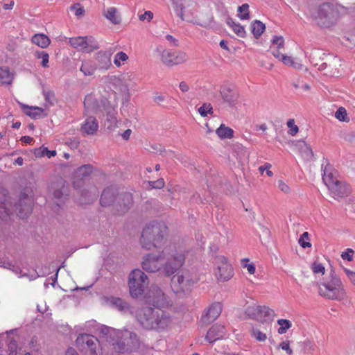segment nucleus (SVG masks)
Here are the masks:
<instances>
[{"instance_id": "obj_16", "label": "nucleus", "mask_w": 355, "mask_h": 355, "mask_svg": "<svg viewBox=\"0 0 355 355\" xmlns=\"http://www.w3.org/2000/svg\"><path fill=\"white\" fill-rule=\"evenodd\" d=\"M219 92L222 98L225 102L232 106H234L236 104L239 98V94L233 85L230 83H224L220 86Z\"/></svg>"}, {"instance_id": "obj_48", "label": "nucleus", "mask_w": 355, "mask_h": 355, "mask_svg": "<svg viewBox=\"0 0 355 355\" xmlns=\"http://www.w3.org/2000/svg\"><path fill=\"white\" fill-rule=\"evenodd\" d=\"M35 56L37 58L42 59V66L44 67H48V63H49V54L46 53L45 51H36L35 52Z\"/></svg>"}, {"instance_id": "obj_50", "label": "nucleus", "mask_w": 355, "mask_h": 355, "mask_svg": "<svg viewBox=\"0 0 355 355\" xmlns=\"http://www.w3.org/2000/svg\"><path fill=\"white\" fill-rule=\"evenodd\" d=\"M309 241V233L305 232L300 237V239L298 240V243L303 248H306L311 247V245Z\"/></svg>"}, {"instance_id": "obj_10", "label": "nucleus", "mask_w": 355, "mask_h": 355, "mask_svg": "<svg viewBox=\"0 0 355 355\" xmlns=\"http://www.w3.org/2000/svg\"><path fill=\"white\" fill-rule=\"evenodd\" d=\"M78 347L87 352L89 355H103V349L100 341L90 334H81L76 340Z\"/></svg>"}, {"instance_id": "obj_56", "label": "nucleus", "mask_w": 355, "mask_h": 355, "mask_svg": "<svg viewBox=\"0 0 355 355\" xmlns=\"http://www.w3.org/2000/svg\"><path fill=\"white\" fill-rule=\"evenodd\" d=\"M71 11L75 10V15L77 17L83 16L85 14V9L80 4H74L70 7Z\"/></svg>"}, {"instance_id": "obj_26", "label": "nucleus", "mask_w": 355, "mask_h": 355, "mask_svg": "<svg viewBox=\"0 0 355 355\" xmlns=\"http://www.w3.org/2000/svg\"><path fill=\"white\" fill-rule=\"evenodd\" d=\"M262 330L260 327L252 326L250 329V336L257 342H265L268 338V332Z\"/></svg>"}, {"instance_id": "obj_53", "label": "nucleus", "mask_w": 355, "mask_h": 355, "mask_svg": "<svg viewBox=\"0 0 355 355\" xmlns=\"http://www.w3.org/2000/svg\"><path fill=\"white\" fill-rule=\"evenodd\" d=\"M248 259H245L241 260V265H242L243 268H246L248 272L250 275L254 274L255 270H256L254 264L253 263H248Z\"/></svg>"}, {"instance_id": "obj_33", "label": "nucleus", "mask_w": 355, "mask_h": 355, "mask_svg": "<svg viewBox=\"0 0 355 355\" xmlns=\"http://www.w3.org/2000/svg\"><path fill=\"white\" fill-rule=\"evenodd\" d=\"M279 328L277 332L279 334H284L292 327V323L287 319H279L277 321Z\"/></svg>"}, {"instance_id": "obj_44", "label": "nucleus", "mask_w": 355, "mask_h": 355, "mask_svg": "<svg viewBox=\"0 0 355 355\" xmlns=\"http://www.w3.org/2000/svg\"><path fill=\"white\" fill-rule=\"evenodd\" d=\"M220 47L222 53L227 58H232L236 51L235 46H220Z\"/></svg>"}, {"instance_id": "obj_25", "label": "nucleus", "mask_w": 355, "mask_h": 355, "mask_svg": "<svg viewBox=\"0 0 355 355\" xmlns=\"http://www.w3.org/2000/svg\"><path fill=\"white\" fill-rule=\"evenodd\" d=\"M96 60L99 63L100 69L107 70L108 69L111 63V53L110 52H99L97 54Z\"/></svg>"}, {"instance_id": "obj_57", "label": "nucleus", "mask_w": 355, "mask_h": 355, "mask_svg": "<svg viewBox=\"0 0 355 355\" xmlns=\"http://www.w3.org/2000/svg\"><path fill=\"white\" fill-rule=\"evenodd\" d=\"M343 271L350 282L355 286V271H352L347 268H343Z\"/></svg>"}, {"instance_id": "obj_47", "label": "nucleus", "mask_w": 355, "mask_h": 355, "mask_svg": "<svg viewBox=\"0 0 355 355\" xmlns=\"http://www.w3.org/2000/svg\"><path fill=\"white\" fill-rule=\"evenodd\" d=\"M128 58V56L126 53L123 52L117 53L114 57V63L116 66L120 67L122 63L126 61Z\"/></svg>"}, {"instance_id": "obj_46", "label": "nucleus", "mask_w": 355, "mask_h": 355, "mask_svg": "<svg viewBox=\"0 0 355 355\" xmlns=\"http://www.w3.org/2000/svg\"><path fill=\"white\" fill-rule=\"evenodd\" d=\"M286 125L289 128L288 134L291 136H295L299 131V128L295 123V120L293 119H290L288 120Z\"/></svg>"}, {"instance_id": "obj_58", "label": "nucleus", "mask_w": 355, "mask_h": 355, "mask_svg": "<svg viewBox=\"0 0 355 355\" xmlns=\"http://www.w3.org/2000/svg\"><path fill=\"white\" fill-rule=\"evenodd\" d=\"M139 19L141 21H150L153 17V13L151 11H146L143 14H139L138 15Z\"/></svg>"}, {"instance_id": "obj_9", "label": "nucleus", "mask_w": 355, "mask_h": 355, "mask_svg": "<svg viewBox=\"0 0 355 355\" xmlns=\"http://www.w3.org/2000/svg\"><path fill=\"white\" fill-rule=\"evenodd\" d=\"M147 279L146 275L139 269H135L130 273L128 286L132 297H137L142 295Z\"/></svg>"}, {"instance_id": "obj_35", "label": "nucleus", "mask_w": 355, "mask_h": 355, "mask_svg": "<svg viewBox=\"0 0 355 355\" xmlns=\"http://www.w3.org/2000/svg\"><path fill=\"white\" fill-rule=\"evenodd\" d=\"M31 41L33 44H50L51 43L49 37L44 33L34 35Z\"/></svg>"}, {"instance_id": "obj_24", "label": "nucleus", "mask_w": 355, "mask_h": 355, "mask_svg": "<svg viewBox=\"0 0 355 355\" xmlns=\"http://www.w3.org/2000/svg\"><path fill=\"white\" fill-rule=\"evenodd\" d=\"M115 189L113 188L105 189L101 197V204L102 206H109L112 205L115 200Z\"/></svg>"}, {"instance_id": "obj_11", "label": "nucleus", "mask_w": 355, "mask_h": 355, "mask_svg": "<svg viewBox=\"0 0 355 355\" xmlns=\"http://www.w3.org/2000/svg\"><path fill=\"white\" fill-rule=\"evenodd\" d=\"M268 51L284 65L300 69L302 67L301 61L297 57L289 54L285 46H270Z\"/></svg>"}, {"instance_id": "obj_34", "label": "nucleus", "mask_w": 355, "mask_h": 355, "mask_svg": "<svg viewBox=\"0 0 355 355\" xmlns=\"http://www.w3.org/2000/svg\"><path fill=\"white\" fill-rule=\"evenodd\" d=\"M265 28V24L259 20H256L252 25V32L256 38L261 35Z\"/></svg>"}, {"instance_id": "obj_2", "label": "nucleus", "mask_w": 355, "mask_h": 355, "mask_svg": "<svg viewBox=\"0 0 355 355\" xmlns=\"http://www.w3.org/2000/svg\"><path fill=\"white\" fill-rule=\"evenodd\" d=\"M167 234V227L162 222H153L144 229L140 244L146 250L154 248L163 249L166 245H170L165 236Z\"/></svg>"}, {"instance_id": "obj_39", "label": "nucleus", "mask_w": 355, "mask_h": 355, "mask_svg": "<svg viewBox=\"0 0 355 355\" xmlns=\"http://www.w3.org/2000/svg\"><path fill=\"white\" fill-rule=\"evenodd\" d=\"M96 69V67L89 62L83 63L80 67V71L84 73L85 76L93 75Z\"/></svg>"}, {"instance_id": "obj_15", "label": "nucleus", "mask_w": 355, "mask_h": 355, "mask_svg": "<svg viewBox=\"0 0 355 355\" xmlns=\"http://www.w3.org/2000/svg\"><path fill=\"white\" fill-rule=\"evenodd\" d=\"M96 333L101 339L109 343L114 341L116 338H121L124 336L122 331L103 324L97 326Z\"/></svg>"}, {"instance_id": "obj_1", "label": "nucleus", "mask_w": 355, "mask_h": 355, "mask_svg": "<svg viewBox=\"0 0 355 355\" xmlns=\"http://www.w3.org/2000/svg\"><path fill=\"white\" fill-rule=\"evenodd\" d=\"M184 251L175 244L166 245L159 254H148L143 258L142 268L149 272L161 270L165 275L171 276L184 263Z\"/></svg>"}, {"instance_id": "obj_17", "label": "nucleus", "mask_w": 355, "mask_h": 355, "mask_svg": "<svg viewBox=\"0 0 355 355\" xmlns=\"http://www.w3.org/2000/svg\"><path fill=\"white\" fill-rule=\"evenodd\" d=\"M222 312V305L219 302L213 303L202 316V321L208 324L216 320Z\"/></svg>"}, {"instance_id": "obj_64", "label": "nucleus", "mask_w": 355, "mask_h": 355, "mask_svg": "<svg viewBox=\"0 0 355 355\" xmlns=\"http://www.w3.org/2000/svg\"><path fill=\"white\" fill-rule=\"evenodd\" d=\"M285 40L282 35H275L272 40V44H283Z\"/></svg>"}, {"instance_id": "obj_18", "label": "nucleus", "mask_w": 355, "mask_h": 355, "mask_svg": "<svg viewBox=\"0 0 355 355\" xmlns=\"http://www.w3.org/2000/svg\"><path fill=\"white\" fill-rule=\"evenodd\" d=\"M116 107V104L111 105L110 103H107L105 107V111L106 112L105 125H107V128L110 130H113L117 127Z\"/></svg>"}, {"instance_id": "obj_42", "label": "nucleus", "mask_w": 355, "mask_h": 355, "mask_svg": "<svg viewBox=\"0 0 355 355\" xmlns=\"http://www.w3.org/2000/svg\"><path fill=\"white\" fill-rule=\"evenodd\" d=\"M239 17L241 19H248L249 18V6L244 3L238 8Z\"/></svg>"}, {"instance_id": "obj_63", "label": "nucleus", "mask_w": 355, "mask_h": 355, "mask_svg": "<svg viewBox=\"0 0 355 355\" xmlns=\"http://www.w3.org/2000/svg\"><path fill=\"white\" fill-rule=\"evenodd\" d=\"M91 171V167L89 165H85L80 168H79L78 171V173L80 175H85L88 174Z\"/></svg>"}, {"instance_id": "obj_30", "label": "nucleus", "mask_w": 355, "mask_h": 355, "mask_svg": "<svg viewBox=\"0 0 355 355\" xmlns=\"http://www.w3.org/2000/svg\"><path fill=\"white\" fill-rule=\"evenodd\" d=\"M13 79L12 73L8 67H0V85H9Z\"/></svg>"}, {"instance_id": "obj_62", "label": "nucleus", "mask_w": 355, "mask_h": 355, "mask_svg": "<svg viewBox=\"0 0 355 355\" xmlns=\"http://www.w3.org/2000/svg\"><path fill=\"white\" fill-rule=\"evenodd\" d=\"M179 88H180V91L182 92V93H183V94L188 93L190 91L189 85L184 81H182L180 83Z\"/></svg>"}, {"instance_id": "obj_5", "label": "nucleus", "mask_w": 355, "mask_h": 355, "mask_svg": "<svg viewBox=\"0 0 355 355\" xmlns=\"http://www.w3.org/2000/svg\"><path fill=\"white\" fill-rule=\"evenodd\" d=\"M198 279L188 270L174 275L171 279V288L180 297L189 294Z\"/></svg>"}, {"instance_id": "obj_49", "label": "nucleus", "mask_w": 355, "mask_h": 355, "mask_svg": "<svg viewBox=\"0 0 355 355\" xmlns=\"http://www.w3.org/2000/svg\"><path fill=\"white\" fill-rule=\"evenodd\" d=\"M303 349L306 352H312L315 351L316 345L313 340L310 339L305 340L303 343Z\"/></svg>"}, {"instance_id": "obj_45", "label": "nucleus", "mask_w": 355, "mask_h": 355, "mask_svg": "<svg viewBox=\"0 0 355 355\" xmlns=\"http://www.w3.org/2000/svg\"><path fill=\"white\" fill-rule=\"evenodd\" d=\"M212 110L213 108L210 103H204L198 108L199 114L203 117L207 116L208 114H212Z\"/></svg>"}, {"instance_id": "obj_40", "label": "nucleus", "mask_w": 355, "mask_h": 355, "mask_svg": "<svg viewBox=\"0 0 355 355\" xmlns=\"http://www.w3.org/2000/svg\"><path fill=\"white\" fill-rule=\"evenodd\" d=\"M110 303L112 306L118 309L119 310H123L127 307V303L121 298L112 297L110 300Z\"/></svg>"}, {"instance_id": "obj_6", "label": "nucleus", "mask_w": 355, "mask_h": 355, "mask_svg": "<svg viewBox=\"0 0 355 355\" xmlns=\"http://www.w3.org/2000/svg\"><path fill=\"white\" fill-rule=\"evenodd\" d=\"M32 200L26 197L20 200L19 204L14 210L9 207L10 202L6 198L4 191H0V217L4 218L12 211L16 212L20 218H24L32 211Z\"/></svg>"}, {"instance_id": "obj_59", "label": "nucleus", "mask_w": 355, "mask_h": 355, "mask_svg": "<svg viewBox=\"0 0 355 355\" xmlns=\"http://www.w3.org/2000/svg\"><path fill=\"white\" fill-rule=\"evenodd\" d=\"M0 267H3L5 268H8L10 270H12L17 274L20 273V272H21V270L19 268L15 267L13 264H12L10 262H3V263L1 262Z\"/></svg>"}, {"instance_id": "obj_13", "label": "nucleus", "mask_w": 355, "mask_h": 355, "mask_svg": "<svg viewBox=\"0 0 355 355\" xmlns=\"http://www.w3.org/2000/svg\"><path fill=\"white\" fill-rule=\"evenodd\" d=\"M247 313L252 319L262 324L270 323L275 316V311L266 306H250Z\"/></svg>"}, {"instance_id": "obj_29", "label": "nucleus", "mask_w": 355, "mask_h": 355, "mask_svg": "<svg viewBox=\"0 0 355 355\" xmlns=\"http://www.w3.org/2000/svg\"><path fill=\"white\" fill-rule=\"evenodd\" d=\"M216 135L221 139H231L234 136V131L232 128L221 124L216 130Z\"/></svg>"}, {"instance_id": "obj_41", "label": "nucleus", "mask_w": 355, "mask_h": 355, "mask_svg": "<svg viewBox=\"0 0 355 355\" xmlns=\"http://www.w3.org/2000/svg\"><path fill=\"white\" fill-rule=\"evenodd\" d=\"M277 187L284 194L288 195L291 193V189L288 184L282 179L277 180Z\"/></svg>"}, {"instance_id": "obj_54", "label": "nucleus", "mask_w": 355, "mask_h": 355, "mask_svg": "<svg viewBox=\"0 0 355 355\" xmlns=\"http://www.w3.org/2000/svg\"><path fill=\"white\" fill-rule=\"evenodd\" d=\"M354 255V251L352 248H347L344 252L341 253V258L343 260L351 261L353 260Z\"/></svg>"}, {"instance_id": "obj_12", "label": "nucleus", "mask_w": 355, "mask_h": 355, "mask_svg": "<svg viewBox=\"0 0 355 355\" xmlns=\"http://www.w3.org/2000/svg\"><path fill=\"white\" fill-rule=\"evenodd\" d=\"M214 272L220 282H226L233 276V269L227 259L223 255L217 256L214 260Z\"/></svg>"}, {"instance_id": "obj_38", "label": "nucleus", "mask_w": 355, "mask_h": 355, "mask_svg": "<svg viewBox=\"0 0 355 355\" xmlns=\"http://www.w3.org/2000/svg\"><path fill=\"white\" fill-rule=\"evenodd\" d=\"M228 24L232 28V31L240 37H244L245 35V31L244 27L241 25L235 23L234 21H229Z\"/></svg>"}, {"instance_id": "obj_8", "label": "nucleus", "mask_w": 355, "mask_h": 355, "mask_svg": "<svg viewBox=\"0 0 355 355\" xmlns=\"http://www.w3.org/2000/svg\"><path fill=\"white\" fill-rule=\"evenodd\" d=\"M322 180L334 198L343 197L349 191L347 186L337 179L336 172L330 166L323 169Z\"/></svg>"}, {"instance_id": "obj_32", "label": "nucleus", "mask_w": 355, "mask_h": 355, "mask_svg": "<svg viewBox=\"0 0 355 355\" xmlns=\"http://www.w3.org/2000/svg\"><path fill=\"white\" fill-rule=\"evenodd\" d=\"M119 200L121 201V206H123L122 211H125L132 205V196L130 193H124L119 197Z\"/></svg>"}, {"instance_id": "obj_28", "label": "nucleus", "mask_w": 355, "mask_h": 355, "mask_svg": "<svg viewBox=\"0 0 355 355\" xmlns=\"http://www.w3.org/2000/svg\"><path fill=\"white\" fill-rule=\"evenodd\" d=\"M333 11L334 10L331 5L329 3H324L319 7L315 18L321 20L322 19L329 18L333 13Z\"/></svg>"}, {"instance_id": "obj_55", "label": "nucleus", "mask_w": 355, "mask_h": 355, "mask_svg": "<svg viewBox=\"0 0 355 355\" xmlns=\"http://www.w3.org/2000/svg\"><path fill=\"white\" fill-rule=\"evenodd\" d=\"M272 165L270 163H265L263 166L259 167V171L263 174L264 171H266V174L268 177L273 176V172L270 170Z\"/></svg>"}, {"instance_id": "obj_23", "label": "nucleus", "mask_w": 355, "mask_h": 355, "mask_svg": "<svg viewBox=\"0 0 355 355\" xmlns=\"http://www.w3.org/2000/svg\"><path fill=\"white\" fill-rule=\"evenodd\" d=\"M300 154L305 160H311L313 156V153L311 147L304 141H299L296 144Z\"/></svg>"}, {"instance_id": "obj_52", "label": "nucleus", "mask_w": 355, "mask_h": 355, "mask_svg": "<svg viewBox=\"0 0 355 355\" xmlns=\"http://www.w3.org/2000/svg\"><path fill=\"white\" fill-rule=\"evenodd\" d=\"M311 270L315 274H321L324 275L325 272L324 266L318 262H314L311 265Z\"/></svg>"}, {"instance_id": "obj_60", "label": "nucleus", "mask_w": 355, "mask_h": 355, "mask_svg": "<svg viewBox=\"0 0 355 355\" xmlns=\"http://www.w3.org/2000/svg\"><path fill=\"white\" fill-rule=\"evenodd\" d=\"M17 344L15 340H10L8 344L9 352L8 355H18L17 352Z\"/></svg>"}, {"instance_id": "obj_20", "label": "nucleus", "mask_w": 355, "mask_h": 355, "mask_svg": "<svg viewBox=\"0 0 355 355\" xmlns=\"http://www.w3.org/2000/svg\"><path fill=\"white\" fill-rule=\"evenodd\" d=\"M198 6L196 3L191 2L187 7H184L181 10V16L182 19L190 21H196L198 18Z\"/></svg>"}, {"instance_id": "obj_14", "label": "nucleus", "mask_w": 355, "mask_h": 355, "mask_svg": "<svg viewBox=\"0 0 355 355\" xmlns=\"http://www.w3.org/2000/svg\"><path fill=\"white\" fill-rule=\"evenodd\" d=\"M146 302L157 308H166L172 306L171 301L157 286H152L146 296Z\"/></svg>"}, {"instance_id": "obj_4", "label": "nucleus", "mask_w": 355, "mask_h": 355, "mask_svg": "<svg viewBox=\"0 0 355 355\" xmlns=\"http://www.w3.org/2000/svg\"><path fill=\"white\" fill-rule=\"evenodd\" d=\"M318 294L329 300H341L345 297L344 285L334 270L318 284Z\"/></svg>"}, {"instance_id": "obj_51", "label": "nucleus", "mask_w": 355, "mask_h": 355, "mask_svg": "<svg viewBox=\"0 0 355 355\" xmlns=\"http://www.w3.org/2000/svg\"><path fill=\"white\" fill-rule=\"evenodd\" d=\"M347 111L343 107H339L335 113V117L340 121H347Z\"/></svg>"}, {"instance_id": "obj_37", "label": "nucleus", "mask_w": 355, "mask_h": 355, "mask_svg": "<svg viewBox=\"0 0 355 355\" xmlns=\"http://www.w3.org/2000/svg\"><path fill=\"white\" fill-rule=\"evenodd\" d=\"M96 101L92 94H88L85 96L84 101V105L87 110H96Z\"/></svg>"}, {"instance_id": "obj_22", "label": "nucleus", "mask_w": 355, "mask_h": 355, "mask_svg": "<svg viewBox=\"0 0 355 355\" xmlns=\"http://www.w3.org/2000/svg\"><path fill=\"white\" fill-rule=\"evenodd\" d=\"M103 15L114 25L120 24L121 22V15L115 7H109L103 10Z\"/></svg>"}, {"instance_id": "obj_31", "label": "nucleus", "mask_w": 355, "mask_h": 355, "mask_svg": "<svg viewBox=\"0 0 355 355\" xmlns=\"http://www.w3.org/2000/svg\"><path fill=\"white\" fill-rule=\"evenodd\" d=\"M69 44H90L95 42L92 36L76 37L69 39Z\"/></svg>"}, {"instance_id": "obj_43", "label": "nucleus", "mask_w": 355, "mask_h": 355, "mask_svg": "<svg viewBox=\"0 0 355 355\" xmlns=\"http://www.w3.org/2000/svg\"><path fill=\"white\" fill-rule=\"evenodd\" d=\"M120 338H116L114 341H111L112 349L114 352L121 353L125 349V343L121 340Z\"/></svg>"}, {"instance_id": "obj_3", "label": "nucleus", "mask_w": 355, "mask_h": 355, "mask_svg": "<svg viewBox=\"0 0 355 355\" xmlns=\"http://www.w3.org/2000/svg\"><path fill=\"white\" fill-rule=\"evenodd\" d=\"M137 319L144 328L155 330L166 329L172 321L171 316L162 310H155L149 307L139 309Z\"/></svg>"}, {"instance_id": "obj_27", "label": "nucleus", "mask_w": 355, "mask_h": 355, "mask_svg": "<svg viewBox=\"0 0 355 355\" xmlns=\"http://www.w3.org/2000/svg\"><path fill=\"white\" fill-rule=\"evenodd\" d=\"M24 112L33 119H39L42 116L44 109L40 107H31L21 105Z\"/></svg>"}, {"instance_id": "obj_7", "label": "nucleus", "mask_w": 355, "mask_h": 355, "mask_svg": "<svg viewBox=\"0 0 355 355\" xmlns=\"http://www.w3.org/2000/svg\"><path fill=\"white\" fill-rule=\"evenodd\" d=\"M155 53L161 62L169 67L180 64L188 60L185 53L165 46H159Z\"/></svg>"}, {"instance_id": "obj_36", "label": "nucleus", "mask_w": 355, "mask_h": 355, "mask_svg": "<svg viewBox=\"0 0 355 355\" xmlns=\"http://www.w3.org/2000/svg\"><path fill=\"white\" fill-rule=\"evenodd\" d=\"M43 95L45 99L44 106L46 107H49L50 106L53 105L55 101V94L53 92L49 89H44Z\"/></svg>"}, {"instance_id": "obj_19", "label": "nucleus", "mask_w": 355, "mask_h": 355, "mask_svg": "<svg viewBox=\"0 0 355 355\" xmlns=\"http://www.w3.org/2000/svg\"><path fill=\"white\" fill-rule=\"evenodd\" d=\"M226 329L224 325L217 323L213 325L207 331L206 339L209 343H214L222 339L226 335Z\"/></svg>"}, {"instance_id": "obj_21", "label": "nucleus", "mask_w": 355, "mask_h": 355, "mask_svg": "<svg viewBox=\"0 0 355 355\" xmlns=\"http://www.w3.org/2000/svg\"><path fill=\"white\" fill-rule=\"evenodd\" d=\"M81 131L87 135H94L98 129V123L94 116H88L81 123Z\"/></svg>"}, {"instance_id": "obj_61", "label": "nucleus", "mask_w": 355, "mask_h": 355, "mask_svg": "<svg viewBox=\"0 0 355 355\" xmlns=\"http://www.w3.org/2000/svg\"><path fill=\"white\" fill-rule=\"evenodd\" d=\"M279 347L283 350H285L288 354L291 355L293 354V350L290 347L289 341H284L279 344Z\"/></svg>"}]
</instances>
